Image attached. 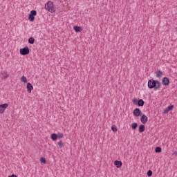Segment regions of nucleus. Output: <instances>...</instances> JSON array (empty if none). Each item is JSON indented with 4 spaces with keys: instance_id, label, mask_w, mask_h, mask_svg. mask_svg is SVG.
<instances>
[{
    "instance_id": "f03ea898",
    "label": "nucleus",
    "mask_w": 177,
    "mask_h": 177,
    "mask_svg": "<svg viewBox=\"0 0 177 177\" xmlns=\"http://www.w3.org/2000/svg\"><path fill=\"white\" fill-rule=\"evenodd\" d=\"M44 8L46 9V10H48V12H50V13H55V12H56L55 10V6L53 5V3L51 1H48L46 3Z\"/></svg>"
},
{
    "instance_id": "423d86ee",
    "label": "nucleus",
    "mask_w": 177,
    "mask_h": 177,
    "mask_svg": "<svg viewBox=\"0 0 177 177\" xmlns=\"http://www.w3.org/2000/svg\"><path fill=\"white\" fill-rule=\"evenodd\" d=\"M133 114L135 117H140V115H142V111L139 108H136L133 111Z\"/></svg>"
},
{
    "instance_id": "39448f33",
    "label": "nucleus",
    "mask_w": 177,
    "mask_h": 177,
    "mask_svg": "<svg viewBox=\"0 0 177 177\" xmlns=\"http://www.w3.org/2000/svg\"><path fill=\"white\" fill-rule=\"evenodd\" d=\"M8 107H9V104L8 103L0 104V114H3Z\"/></svg>"
},
{
    "instance_id": "2eb2a0df",
    "label": "nucleus",
    "mask_w": 177,
    "mask_h": 177,
    "mask_svg": "<svg viewBox=\"0 0 177 177\" xmlns=\"http://www.w3.org/2000/svg\"><path fill=\"white\" fill-rule=\"evenodd\" d=\"M156 75L157 78H161L162 77V71L158 70L156 72Z\"/></svg>"
},
{
    "instance_id": "4be33fe9",
    "label": "nucleus",
    "mask_w": 177,
    "mask_h": 177,
    "mask_svg": "<svg viewBox=\"0 0 177 177\" xmlns=\"http://www.w3.org/2000/svg\"><path fill=\"white\" fill-rule=\"evenodd\" d=\"M131 128H132V129H136V128H138V124L136 122L132 123Z\"/></svg>"
},
{
    "instance_id": "9d476101",
    "label": "nucleus",
    "mask_w": 177,
    "mask_h": 177,
    "mask_svg": "<svg viewBox=\"0 0 177 177\" xmlns=\"http://www.w3.org/2000/svg\"><path fill=\"white\" fill-rule=\"evenodd\" d=\"M26 89L28 92V93H31V91L34 89V86H32V84L31 83H28L26 84Z\"/></svg>"
},
{
    "instance_id": "6ab92c4d",
    "label": "nucleus",
    "mask_w": 177,
    "mask_h": 177,
    "mask_svg": "<svg viewBox=\"0 0 177 177\" xmlns=\"http://www.w3.org/2000/svg\"><path fill=\"white\" fill-rule=\"evenodd\" d=\"M28 20L30 21H34L35 20V17L34 15H28Z\"/></svg>"
},
{
    "instance_id": "aec40b11",
    "label": "nucleus",
    "mask_w": 177,
    "mask_h": 177,
    "mask_svg": "<svg viewBox=\"0 0 177 177\" xmlns=\"http://www.w3.org/2000/svg\"><path fill=\"white\" fill-rule=\"evenodd\" d=\"M30 16H37V10H32L30 11V13L29 14Z\"/></svg>"
},
{
    "instance_id": "f8f14e48",
    "label": "nucleus",
    "mask_w": 177,
    "mask_h": 177,
    "mask_svg": "<svg viewBox=\"0 0 177 177\" xmlns=\"http://www.w3.org/2000/svg\"><path fill=\"white\" fill-rule=\"evenodd\" d=\"M114 164L116 168H121V167H122V162H121V160H115Z\"/></svg>"
},
{
    "instance_id": "b1692460",
    "label": "nucleus",
    "mask_w": 177,
    "mask_h": 177,
    "mask_svg": "<svg viewBox=\"0 0 177 177\" xmlns=\"http://www.w3.org/2000/svg\"><path fill=\"white\" fill-rule=\"evenodd\" d=\"M111 129H112L113 132H117V131L118 130V129H117V127H116L115 125H113V126L111 127Z\"/></svg>"
},
{
    "instance_id": "cd10ccee",
    "label": "nucleus",
    "mask_w": 177,
    "mask_h": 177,
    "mask_svg": "<svg viewBox=\"0 0 177 177\" xmlns=\"http://www.w3.org/2000/svg\"><path fill=\"white\" fill-rule=\"evenodd\" d=\"M8 177H17L16 174H12L11 176H8Z\"/></svg>"
},
{
    "instance_id": "4468645a",
    "label": "nucleus",
    "mask_w": 177,
    "mask_h": 177,
    "mask_svg": "<svg viewBox=\"0 0 177 177\" xmlns=\"http://www.w3.org/2000/svg\"><path fill=\"white\" fill-rule=\"evenodd\" d=\"M146 129V127L145 124H141L139 126L138 131L140 133H142V132H145V130Z\"/></svg>"
},
{
    "instance_id": "0eeeda50",
    "label": "nucleus",
    "mask_w": 177,
    "mask_h": 177,
    "mask_svg": "<svg viewBox=\"0 0 177 177\" xmlns=\"http://www.w3.org/2000/svg\"><path fill=\"white\" fill-rule=\"evenodd\" d=\"M169 82H170L169 78H168V77H164L162 79V85H164L165 86H168V85H169Z\"/></svg>"
},
{
    "instance_id": "20e7f679",
    "label": "nucleus",
    "mask_w": 177,
    "mask_h": 177,
    "mask_svg": "<svg viewBox=\"0 0 177 177\" xmlns=\"http://www.w3.org/2000/svg\"><path fill=\"white\" fill-rule=\"evenodd\" d=\"M20 55L22 56H27V55H30V48L28 46H26L19 50Z\"/></svg>"
},
{
    "instance_id": "a211bd4d",
    "label": "nucleus",
    "mask_w": 177,
    "mask_h": 177,
    "mask_svg": "<svg viewBox=\"0 0 177 177\" xmlns=\"http://www.w3.org/2000/svg\"><path fill=\"white\" fill-rule=\"evenodd\" d=\"M21 82H24V84H27V77L26 76H22L21 77Z\"/></svg>"
},
{
    "instance_id": "393cba45",
    "label": "nucleus",
    "mask_w": 177,
    "mask_h": 177,
    "mask_svg": "<svg viewBox=\"0 0 177 177\" xmlns=\"http://www.w3.org/2000/svg\"><path fill=\"white\" fill-rule=\"evenodd\" d=\"M147 176L150 177L153 176V171L151 170H148L147 173Z\"/></svg>"
},
{
    "instance_id": "f3484780",
    "label": "nucleus",
    "mask_w": 177,
    "mask_h": 177,
    "mask_svg": "<svg viewBox=\"0 0 177 177\" xmlns=\"http://www.w3.org/2000/svg\"><path fill=\"white\" fill-rule=\"evenodd\" d=\"M35 42V39H34V37H30L28 39V44H30V45H34Z\"/></svg>"
},
{
    "instance_id": "ddd939ff",
    "label": "nucleus",
    "mask_w": 177,
    "mask_h": 177,
    "mask_svg": "<svg viewBox=\"0 0 177 177\" xmlns=\"http://www.w3.org/2000/svg\"><path fill=\"white\" fill-rule=\"evenodd\" d=\"M73 30H75V32H81V31H82L83 29L81 26H73Z\"/></svg>"
},
{
    "instance_id": "1a4fd4ad",
    "label": "nucleus",
    "mask_w": 177,
    "mask_h": 177,
    "mask_svg": "<svg viewBox=\"0 0 177 177\" xmlns=\"http://www.w3.org/2000/svg\"><path fill=\"white\" fill-rule=\"evenodd\" d=\"M174 105L168 106V107L163 111V114H167V113H169L171 110H174Z\"/></svg>"
},
{
    "instance_id": "dca6fc26",
    "label": "nucleus",
    "mask_w": 177,
    "mask_h": 177,
    "mask_svg": "<svg viewBox=\"0 0 177 177\" xmlns=\"http://www.w3.org/2000/svg\"><path fill=\"white\" fill-rule=\"evenodd\" d=\"M50 138L55 142V141L57 140V134L52 133L50 136Z\"/></svg>"
},
{
    "instance_id": "7ed1b4c3",
    "label": "nucleus",
    "mask_w": 177,
    "mask_h": 177,
    "mask_svg": "<svg viewBox=\"0 0 177 177\" xmlns=\"http://www.w3.org/2000/svg\"><path fill=\"white\" fill-rule=\"evenodd\" d=\"M133 104L138 107H143L145 106V101L142 99L134 98L133 100Z\"/></svg>"
},
{
    "instance_id": "5701e85b",
    "label": "nucleus",
    "mask_w": 177,
    "mask_h": 177,
    "mask_svg": "<svg viewBox=\"0 0 177 177\" xmlns=\"http://www.w3.org/2000/svg\"><path fill=\"white\" fill-rule=\"evenodd\" d=\"M40 162L41 164H46V159L44 157L40 158Z\"/></svg>"
},
{
    "instance_id": "bb28decb",
    "label": "nucleus",
    "mask_w": 177,
    "mask_h": 177,
    "mask_svg": "<svg viewBox=\"0 0 177 177\" xmlns=\"http://www.w3.org/2000/svg\"><path fill=\"white\" fill-rule=\"evenodd\" d=\"M57 136L59 139H62V138H63V136H64V135L62 133H58V134H57Z\"/></svg>"
},
{
    "instance_id": "f257e3e1",
    "label": "nucleus",
    "mask_w": 177,
    "mask_h": 177,
    "mask_svg": "<svg viewBox=\"0 0 177 177\" xmlns=\"http://www.w3.org/2000/svg\"><path fill=\"white\" fill-rule=\"evenodd\" d=\"M147 86L149 89H154V91H158L161 88V82L156 80H149Z\"/></svg>"
},
{
    "instance_id": "6e6552de",
    "label": "nucleus",
    "mask_w": 177,
    "mask_h": 177,
    "mask_svg": "<svg viewBox=\"0 0 177 177\" xmlns=\"http://www.w3.org/2000/svg\"><path fill=\"white\" fill-rule=\"evenodd\" d=\"M9 73H8V72L6 71H1V76L2 80H6V78H9Z\"/></svg>"
},
{
    "instance_id": "9b49d317",
    "label": "nucleus",
    "mask_w": 177,
    "mask_h": 177,
    "mask_svg": "<svg viewBox=\"0 0 177 177\" xmlns=\"http://www.w3.org/2000/svg\"><path fill=\"white\" fill-rule=\"evenodd\" d=\"M149 118H147V116H146V115H142L140 118V121L142 124H146Z\"/></svg>"
},
{
    "instance_id": "c85d7f7f",
    "label": "nucleus",
    "mask_w": 177,
    "mask_h": 177,
    "mask_svg": "<svg viewBox=\"0 0 177 177\" xmlns=\"http://www.w3.org/2000/svg\"><path fill=\"white\" fill-rule=\"evenodd\" d=\"M173 154H176H176H177L176 151V152H174Z\"/></svg>"
},
{
    "instance_id": "a878e982",
    "label": "nucleus",
    "mask_w": 177,
    "mask_h": 177,
    "mask_svg": "<svg viewBox=\"0 0 177 177\" xmlns=\"http://www.w3.org/2000/svg\"><path fill=\"white\" fill-rule=\"evenodd\" d=\"M58 146H59V148L60 149H63V147H64V145H63V142L62 141H59V142H58Z\"/></svg>"
},
{
    "instance_id": "412c9836",
    "label": "nucleus",
    "mask_w": 177,
    "mask_h": 177,
    "mask_svg": "<svg viewBox=\"0 0 177 177\" xmlns=\"http://www.w3.org/2000/svg\"><path fill=\"white\" fill-rule=\"evenodd\" d=\"M162 149L160 147H156L155 149V153H161Z\"/></svg>"
}]
</instances>
